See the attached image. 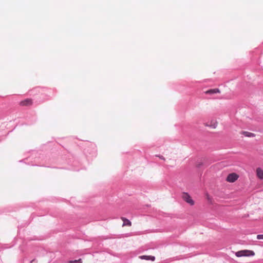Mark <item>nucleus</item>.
<instances>
[{
	"label": "nucleus",
	"instance_id": "1a4fd4ad",
	"mask_svg": "<svg viewBox=\"0 0 263 263\" xmlns=\"http://www.w3.org/2000/svg\"><path fill=\"white\" fill-rule=\"evenodd\" d=\"M241 134L243 135L246 137H254L255 136V135L254 133L243 131L241 132Z\"/></svg>",
	"mask_w": 263,
	"mask_h": 263
},
{
	"label": "nucleus",
	"instance_id": "9b49d317",
	"mask_svg": "<svg viewBox=\"0 0 263 263\" xmlns=\"http://www.w3.org/2000/svg\"><path fill=\"white\" fill-rule=\"evenodd\" d=\"M82 261L81 259L69 261V263H82Z\"/></svg>",
	"mask_w": 263,
	"mask_h": 263
},
{
	"label": "nucleus",
	"instance_id": "6e6552de",
	"mask_svg": "<svg viewBox=\"0 0 263 263\" xmlns=\"http://www.w3.org/2000/svg\"><path fill=\"white\" fill-rule=\"evenodd\" d=\"M140 258L142 259L151 260L152 261H154L155 259V257L153 256L143 255L140 256Z\"/></svg>",
	"mask_w": 263,
	"mask_h": 263
},
{
	"label": "nucleus",
	"instance_id": "9d476101",
	"mask_svg": "<svg viewBox=\"0 0 263 263\" xmlns=\"http://www.w3.org/2000/svg\"><path fill=\"white\" fill-rule=\"evenodd\" d=\"M220 91L218 89H210L205 92L206 94H213L219 92Z\"/></svg>",
	"mask_w": 263,
	"mask_h": 263
},
{
	"label": "nucleus",
	"instance_id": "0eeeda50",
	"mask_svg": "<svg viewBox=\"0 0 263 263\" xmlns=\"http://www.w3.org/2000/svg\"><path fill=\"white\" fill-rule=\"evenodd\" d=\"M121 219L123 222V223L122 224V227L124 226H132V222L127 218L124 217H121Z\"/></svg>",
	"mask_w": 263,
	"mask_h": 263
},
{
	"label": "nucleus",
	"instance_id": "ddd939ff",
	"mask_svg": "<svg viewBox=\"0 0 263 263\" xmlns=\"http://www.w3.org/2000/svg\"><path fill=\"white\" fill-rule=\"evenodd\" d=\"M257 238L258 239H263V234L262 235H258L257 236Z\"/></svg>",
	"mask_w": 263,
	"mask_h": 263
},
{
	"label": "nucleus",
	"instance_id": "7ed1b4c3",
	"mask_svg": "<svg viewBox=\"0 0 263 263\" xmlns=\"http://www.w3.org/2000/svg\"><path fill=\"white\" fill-rule=\"evenodd\" d=\"M239 178V175L236 173H233L229 174L226 179V180L231 183L234 182L236 181Z\"/></svg>",
	"mask_w": 263,
	"mask_h": 263
},
{
	"label": "nucleus",
	"instance_id": "f257e3e1",
	"mask_svg": "<svg viewBox=\"0 0 263 263\" xmlns=\"http://www.w3.org/2000/svg\"><path fill=\"white\" fill-rule=\"evenodd\" d=\"M235 255L238 257H248L252 256L255 255V253L254 251L248 250H244L239 251L235 253Z\"/></svg>",
	"mask_w": 263,
	"mask_h": 263
},
{
	"label": "nucleus",
	"instance_id": "4468645a",
	"mask_svg": "<svg viewBox=\"0 0 263 263\" xmlns=\"http://www.w3.org/2000/svg\"><path fill=\"white\" fill-rule=\"evenodd\" d=\"M35 260L33 259V260H32L31 261V263H33V262Z\"/></svg>",
	"mask_w": 263,
	"mask_h": 263
},
{
	"label": "nucleus",
	"instance_id": "f8f14e48",
	"mask_svg": "<svg viewBox=\"0 0 263 263\" xmlns=\"http://www.w3.org/2000/svg\"><path fill=\"white\" fill-rule=\"evenodd\" d=\"M206 199L209 201L211 202L212 198L208 194L206 195Z\"/></svg>",
	"mask_w": 263,
	"mask_h": 263
},
{
	"label": "nucleus",
	"instance_id": "423d86ee",
	"mask_svg": "<svg viewBox=\"0 0 263 263\" xmlns=\"http://www.w3.org/2000/svg\"><path fill=\"white\" fill-rule=\"evenodd\" d=\"M256 176L258 178L263 180V170L260 167H257L256 170Z\"/></svg>",
	"mask_w": 263,
	"mask_h": 263
},
{
	"label": "nucleus",
	"instance_id": "f03ea898",
	"mask_svg": "<svg viewBox=\"0 0 263 263\" xmlns=\"http://www.w3.org/2000/svg\"><path fill=\"white\" fill-rule=\"evenodd\" d=\"M183 200L190 205H193L195 204L194 201L193 200L191 196L186 192H183L181 195Z\"/></svg>",
	"mask_w": 263,
	"mask_h": 263
},
{
	"label": "nucleus",
	"instance_id": "39448f33",
	"mask_svg": "<svg viewBox=\"0 0 263 263\" xmlns=\"http://www.w3.org/2000/svg\"><path fill=\"white\" fill-rule=\"evenodd\" d=\"M217 124L218 122L215 120H212L210 122L206 123L205 125L214 129L217 127Z\"/></svg>",
	"mask_w": 263,
	"mask_h": 263
},
{
	"label": "nucleus",
	"instance_id": "20e7f679",
	"mask_svg": "<svg viewBox=\"0 0 263 263\" xmlns=\"http://www.w3.org/2000/svg\"><path fill=\"white\" fill-rule=\"evenodd\" d=\"M32 104V100L30 99H26L20 102V105L22 106H30Z\"/></svg>",
	"mask_w": 263,
	"mask_h": 263
},
{
	"label": "nucleus",
	"instance_id": "2eb2a0df",
	"mask_svg": "<svg viewBox=\"0 0 263 263\" xmlns=\"http://www.w3.org/2000/svg\"><path fill=\"white\" fill-rule=\"evenodd\" d=\"M161 158L163 160H165V159L163 157H161Z\"/></svg>",
	"mask_w": 263,
	"mask_h": 263
}]
</instances>
